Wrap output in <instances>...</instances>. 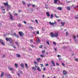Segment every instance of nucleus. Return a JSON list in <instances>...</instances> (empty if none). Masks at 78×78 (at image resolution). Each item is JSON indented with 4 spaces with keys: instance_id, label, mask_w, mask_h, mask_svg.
Segmentation results:
<instances>
[{
    "instance_id": "nucleus-34",
    "label": "nucleus",
    "mask_w": 78,
    "mask_h": 78,
    "mask_svg": "<svg viewBox=\"0 0 78 78\" xmlns=\"http://www.w3.org/2000/svg\"><path fill=\"white\" fill-rule=\"evenodd\" d=\"M39 48H42V45H40L39 46Z\"/></svg>"
},
{
    "instance_id": "nucleus-18",
    "label": "nucleus",
    "mask_w": 78,
    "mask_h": 78,
    "mask_svg": "<svg viewBox=\"0 0 78 78\" xmlns=\"http://www.w3.org/2000/svg\"><path fill=\"white\" fill-rule=\"evenodd\" d=\"M37 70L38 71H39V72H41V69H40V68H39V67H38L37 68Z\"/></svg>"
},
{
    "instance_id": "nucleus-9",
    "label": "nucleus",
    "mask_w": 78,
    "mask_h": 78,
    "mask_svg": "<svg viewBox=\"0 0 78 78\" xmlns=\"http://www.w3.org/2000/svg\"><path fill=\"white\" fill-rule=\"evenodd\" d=\"M21 68H23V69H24L25 68V66H24V64L23 63H21L20 66Z\"/></svg>"
},
{
    "instance_id": "nucleus-2",
    "label": "nucleus",
    "mask_w": 78,
    "mask_h": 78,
    "mask_svg": "<svg viewBox=\"0 0 78 78\" xmlns=\"http://www.w3.org/2000/svg\"><path fill=\"white\" fill-rule=\"evenodd\" d=\"M49 23L51 25H54L55 24V25H56V22L55 21L54 23H51V21L49 22Z\"/></svg>"
},
{
    "instance_id": "nucleus-54",
    "label": "nucleus",
    "mask_w": 78,
    "mask_h": 78,
    "mask_svg": "<svg viewBox=\"0 0 78 78\" xmlns=\"http://www.w3.org/2000/svg\"><path fill=\"white\" fill-rule=\"evenodd\" d=\"M33 7H36V5H32Z\"/></svg>"
},
{
    "instance_id": "nucleus-45",
    "label": "nucleus",
    "mask_w": 78,
    "mask_h": 78,
    "mask_svg": "<svg viewBox=\"0 0 78 78\" xmlns=\"http://www.w3.org/2000/svg\"><path fill=\"white\" fill-rule=\"evenodd\" d=\"M66 36H68V35H69V33H68V32H66Z\"/></svg>"
},
{
    "instance_id": "nucleus-47",
    "label": "nucleus",
    "mask_w": 78,
    "mask_h": 78,
    "mask_svg": "<svg viewBox=\"0 0 78 78\" xmlns=\"http://www.w3.org/2000/svg\"><path fill=\"white\" fill-rule=\"evenodd\" d=\"M75 61H76L77 62H78V58L75 59Z\"/></svg>"
},
{
    "instance_id": "nucleus-25",
    "label": "nucleus",
    "mask_w": 78,
    "mask_h": 78,
    "mask_svg": "<svg viewBox=\"0 0 78 78\" xmlns=\"http://www.w3.org/2000/svg\"><path fill=\"white\" fill-rule=\"evenodd\" d=\"M54 15H53V14H51L50 16L51 18L52 19H53V17H54Z\"/></svg>"
},
{
    "instance_id": "nucleus-15",
    "label": "nucleus",
    "mask_w": 78,
    "mask_h": 78,
    "mask_svg": "<svg viewBox=\"0 0 78 78\" xmlns=\"http://www.w3.org/2000/svg\"><path fill=\"white\" fill-rule=\"evenodd\" d=\"M1 9H2V11H5L6 10V9H4V7L3 6H2L1 7Z\"/></svg>"
},
{
    "instance_id": "nucleus-39",
    "label": "nucleus",
    "mask_w": 78,
    "mask_h": 78,
    "mask_svg": "<svg viewBox=\"0 0 78 78\" xmlns=\"http://www.w3.org/2000/svg\"><path fill=\"white\" fill-rule=\"evenodd\" d=\"M42 53H45V51L44 50H43L42 51Z\"/></svg>"
},
{
    "instance_id": "nucleus-37",
    "label": "nucleus",
    "mask_w": 78,
    "mask_h": 78,
    "mask_svg": "<svg viewBox=\"0 0 78 78\" xmlns=\"http://www.w3.org/2000/svg\"><path fill=\"white\" fill-rule=\"evenodd\" d=\"M3 42V40L2 39H0V42H1V43H2V42Z\"/></svg>"
},
{
    "instance_id": "nucleus-11",
    "label": "nucleus",
    "mask_w": 78,
    "mask_h": 78,
    "mask_svg": "<svg viewBox=\"0 0 78 78\" xmlns=\"http://www.w3.org/2000/svg\"><path fill=\"white\" fill-rule=\"evenodd\" d=\"M40 41V39H39V38L38 37H37V42H40V41Z\"/></svg>"
},
{
    "instance_id": "nucleus-50",
    "label": "nucleus",
    "mask_w": 78,
    "mask_h": 78,
    "mask_svg": "<svg viewBox=\"0 0 78 78\" xmlns=\"http://www.w3.org/2000/svg\"><path fill=\"white\" fill-rule=\"evenodd\" d=\"M61 55H57V57H58V58H59V57H61Z\"/></svg>"
},
{
    "instance_id": "nucleus-58",
    "label": "nucleus",
    "mask_w": 78,
    "mask_h": 78,
    "mask_svg": "<svg viewBox=\"0 0 78 78\" xmlns=\"http://www.w3.org/2000/svg\"><path fill=\"white\" fill-rule=\"evenodd\" d=\"M62 66H65V65L64 64V63H62Z\"/></svg>"
},
{
    "instance_id": "nucleus-56",
    "label": "nucleus",
    "mask_w": 78,
    "mask_h": 78,
    "mask_svg": "<svg viewBox=\"0 0 78 78\" xmlns=\"http://www.w3.org/2000/svg\"><path fill=\"white\" fill-rule=\"evenodd\" d=\"M30 42L31 43H32V42H33V40H30Z\"/></svg>"
},
{
    "instance_id": "nucleus-5",
    "label": "nucleus",
    "mask_w": 78,
    "mask_h": 78,
    "mask_svg": "<svg viewBox=\"0 0 78 78\" xmlns=\"http://www.w3.org/2000/svg\"><path fill=\"white\" fill-rule=\"evenodd\" d=\"M8 14H9L10 16V19L12 20L13 19V16H12V14H11V13L10 12H9Z\"/></svg>"
},
{
    "instance_id": "nucleus-12",
    "label": "nucleus",
    "mask_w": 78,
    "mask_h": 78,
    "mask_svg": "<svg viewBox=\"0 0 78 78\" xmlns=\"http://www.w3.org/2000/svg\"><path fill=\"white\" fill-rule=\"evenodd\" d=\"M34 64L35 67L36 68L37 67V66H36V65H37V62H36V61H34Z\"/></svg>"
},
{
    "instance_id": "nucleus-60",
    "label": "nucleus",
    "mask_w": 78,
    "mask_h": 78,
    "mask_svg": "<svg viewBox=\"0 0 78 78\" xmlns=\"http://www.w3.org/2000/svg\"><path fill=\"white\" fill-rule=\"evenodd\" d=\"M42 29L43 31H45V30H44V27L42 28Z\"/></svg>"
},
{
    "instance_id": "nucleus-42",
    "label": "nucleus",
    "mask_w": 78,
    "mask_h": 78,
    "mask_svg": "<svg viewBox=\"0 0 78 78\" xmlns=\"http://www.w3.org/2000/svg\"><path fill=\"white\" fill-rule=\"evenodd\" d=\"M55 16L56 17V18H59V16H56V14H55Z\"/></svg>"
},
{
    "instance_id": "nucleus-10",
    "label": "nucleus",
    "mask_w": 78,
    "mask_h": 78,
    "mask_svg": "<svg viewBox=\"0 0 78 78\" xmlns=\"http://www.w3.org/2000/svg\"><path fill=\"white\" fill-rule=\"evenodd\" d=\"M32 70L34 71H35V70H36V69L34 67V66H32Z\"/></svg>"
},
{
    "instance_id": "nucleus-23",
    "label": "nucleus",
    "mask_w": 78,
    "mask_h": 78,
    "mask_svg": "<svg viewBox=\"0 0 78 78\" xmlns=\"http://www.w3.org/2000/svg\"><path fill=\"white\" fill-rule=\"evenodd\" d=\"M15 66L16 67H19V65H18V64L15 63Z\"/></svg>"
},
{
    "instance_id": "nucleus-43",
    "label": "nucleus",
    "mask_w": 78,
    "mask_h": 78,
    "mask_svg": "<svg viewBox=\"0 0 78 78\" xmlns=\"http://www.w3.org/2000/svg\"><path fill=\"white\" fill-rule=\"evenodd\" d=\"M19 72L20 73H21V74H23V73L22 72V71L20 70L19 71Z\"/></svg>"
},
{
    "instance_id": "nucleus-46",
    "label": "nucleus",
    "mask_w": 78,
    "mask_h": 78,
    "mask_svg": "<svg viewBox=\"0 0 78 78\" xmlns=\"http://www.w3.org/2000/svg\"><path fill=\"white\" fill-rule=\"evenodd\" d=\"M37 34H39V31H37Z\"/></svg>"
},
{
    "instance_id": "nucleus-48",
    "label": "nucleus",
    "mask_w": 78,
    "mask_h": 78,
    "mask_svg": "<svg viewBox=\"0 0 78 78\" xmlns=\"http://www.w3.org/2000/svg\"><path fill=\"white\" fill-rule=\"evenodd\" d=\"M30 47H31L32 48H34V46L33 45H32L30 46Z\"/></svg>"
},
{
    "instance_id": "nucleus-44",
    "label": "nucleus",
    "mask_w": 78,
    "mask_h": 78,
    "mask_svg": "<svg viewBox=\"0 0 78 78\" xmlns=\"http://www.w3.org/2000/svg\"><path fill=\"white\" fill-rule=\"evenodd\" d=\"M1 44L2 45H5V43L3 42L2 43H1Z\"/></svg>"
},
{
    "instance_id": "nucleus-53",
    "label": "nucleus",
    "mask_w": 78,
    "mask_h": 78,
    "mask_svg": "<svg viewBox=\"0 0 78 78\" xmlns=\"http://www.w3.org/2000/svg\"><path fill=\"white\" fill-rule=\"evenodd\" d=\"M29 51H32V49L31 48H29Z\"/></svg>"
},
{
    "instance_id": "nucleus-38",
    "label": "nucleus",
    "mask_w": 78,
    "mask_h": 78,
    "mask_svg": "<svg viewBox=\"0 0 78 78\" xmlns=\"http://www.w3.org/2000/svg\"><path fill=\"white\" fill-rule=\"evenodd\" d=\"M35 22L37 23V24H38V21H37V20H35Z\"/></svg>"
},
{
    "instance_id": "nucleus-7",
    "label": "nucleus",
    "mask_w": 78,
    "mask_h": 78,
    "mask_svg": "<svg viewBox=\"0 0 78 78\" xmlns=\"http://www.w3.org/2000/svg\"><path fill=\"white\" fill-rule=\"evenodd\" d=\"M67 73V72H66V71L65 70H64L63 71V74L64 75H66Z\"/></svg>"
},
{
    "instance_id": "nucleus-16",
    "label": "nucleus",
    "mask_w": 78,
    "mask_h": 78,
    "mask_svg": "<svg viewBox=\"0 0 78 78\" xmlns=\"http://www.w3.org/2000/svg\"><path fill=\"white\" fill-rule=\"evenodd\" d=\"M46 15H47L48 17H50V13H49V12H46Z\"/></svg>"
},
{
    "instance_id": "nucleus-21",
    "label": "nucleus",
    "mask_w": 78,
    "mask_h": 78,
    "mask_svg": "<svg viewBox=\"0 0 78 78\" xmlns=\"http://www.w3.org/2000/svg\"><path fill=\"white\" fill-rule=\"evenodd\" d=\"M4 76V73H3V72H2L1 75V77H3V76Z\"/></svg>"
},
{
    "instance_id": "nucleus-1",
    "label": "nucleus",
    "mask_w": 78,
    "mask_h": 78,
    "mask_svg": "<svg viewBox=\"0 0 78 78\" xmlns=\"http://www.w3.org/2000/svg\"><path fill=\"white\" fill-rule=\"evenodd\" d=\"M5 40L7 42H8V41H9V42L12 44V45H11V46H12V45H13L14 44L13 43V41H12V38L10 37L9 38L8 37H6L5 38Z\"/></svg>"
},
{
    "instance_id": "nucleus-36",
    "label": "nucleus",
    "mask_w": 78,
    "mask_h": 78,
    "mask_svg": "<svg viewBox=\"0 0 78 78\" xmlns=\"http://www.w3.org/2000/svg\"><path fill=\"white\" fill-rule=\"evenodd\" d=\"M7 6L8 8H11V6L9 5H8Z\"/></svg>"
},
{
    "instance_id": "nucleus-49",
    "label": "nucleus",
    "mask_w": 78,
    "mask_h": 78,
    "mask_svg": "<svg viewBox=\"0 0 78 78\" xmlns=\"http://www.w3.org/2000/svg\"><path fill=\"white\" fill-rule=\"evenodd\" d=\"M56 65L57 66H59V63H56Z\"/></svg>"
},
{
    "instance_id": "nucleus-19",
    "label": "nucleus",
    "mask_w": 78,
    "mask_h": 78,
    "mask_svg": "<svg viewBox=\"0 0 78 78\" xmlns=\"http://www.w3.org/2000/svg\"><path fill=\"white\" fill-rule=\"evenodd\" d=\"M4 5H5V6H7L8 5V2L7 3H4Z\"/></svg>"
},
{
    "instance_id": "nucleus-52",
    "label": "nucleus",
    "mask_w": 78,
    "mask_h": 78,
    "mask_svg": "<svg viewBox=\"0 0 78 78\" xmlns=\"http://www.w3.org/2000/svg\"><path fill=\"white\" fill-rule=\"evenodd\" d=\"M15 43L17 44V45H18V46L19 45V44H18V43L17 42H15Z\"/></svg>"
},
{
    "instance_id": "nucleus-61",
    "label": "nucleus",
    "mask_w": 78,
    "mask_h": 78,
    "mask_svg": "<svg viewBox=\"0 0 78 78\" xmlns=\"http://www.w3.org/2000/svg\"><path fill=\"white\" fill-rule=\"evenodd\" d=\"M13 48H16V46H15V45H14L13 46Z\"/></svg>"
},
{
    "instance_id": "nucleus-26",
    "label": "nucleus",
    "mask_w": 78,
    "mask_h": 78,
    "mask_svg": "<svg viewBox=\"0 0 78 78\" xmlns=\"http://www.w3.org/2000/svg\"><path fill=\"white\" fill-rule=\"evenodd\" d=\"M67 10H69V11L70 10V8L69 7H67Z\"/></svg>"
},
{
    "instance_id": "nucleus-17",
    "label": "nucleus",
    "mask_w": 78,
    "mask_h": 78,
    "mask_svg": "<svg viewBox=\"0 0 78 78\" xmlns=\"http://www.w3.org/2000/svg\"><path fill=\"white\" fill-rule=\"evenodd\" d=\"M65 23H66L65 22H61V24L62 27H64V24H65Z\"/></svg>"
},
{
    "instance_id": "nucleus-35",
    "label": "nucleus",
    "mask_w": 78,
    "mask_h": 78,
    "mask_svg": "<svg viewBox=\"0 0 78 78\" xmlns=\"http://www.w3.org/2000/svg\"><path fill=\"white\" fill-rule=\"evenodd\" d=\"M57 1H58V0H54V3H57Z\"/></svg>"
},
{
    "instance_id": "nucleus-32",
    "label": "nucleus",
    "mask_w": 78,
    "mask_h": 78,
    "mask_svg": "<svg viewBox=\"0 0 78 78\" xmlns=\"http://www.w3.org/2000/svg\"><path fill=\"white\" fill-rule=\"evenodd\" d=\"M22 2L23 5H26V3H25V2H24V1H23Z\"/></svg>"
},
{
    "instance_id": "nucleus-24",
    "label": "nucleus",
    "mask_w": 78,
    "mask_h": 78,
    "mask_svg": "<svg viewBox=\"0 0 78 78\" xmlns=\"http://www.w3.org/2000/svg\"><path fill=\"white\" fill-rule=\"evenodd\" d=\"M9 69L10 70H13V71H14V69L13 68H10Z\"/></svg>"
},
{
    "instance_id": "nucleus-51",
    "label": "nucleus",
    "mask_w": 78,
    "mask_h": 78,
    "mask_svg": "<svg viewBox=\"0 0 78 78\" xmlns=\"http://www.w3.org/2000/svg\"><path fill=\"white\" fill-rule=\"evenodd\" d=\"M23 22L24 23H25V24H27V22L25 21H23Z\"/></svg>"
},
{
    "instance_id": "nucleus-63",
    "label": "nucleus",
    "mask_w": 78,
    "mask_h": 78,
    "mask_svg": "<svg viewBox=\"0 0 78 78\" xmlns=\"http://www.w3.org/2000/svg\"><path fill=\"white\" fill-rule=\"evenodd\" d=\"M45 66H48V64H45Z\"/></svg>"
},
{
    "instance_id": "nucleus-62",
    "label": "nucleus",
    "mask_w": 78,
    "mask_h": 78,
    "mask_svg": "<svg viewBox=\"0 0 78 78\" xmlns=\"http://www.w3.org/2000/svg\"><path fill=\"white\" fill-rule=\"evenodd\" d=\"M42 77L43 78H45V75H42Z\"/></svg>"
},
{
    "instance_id": "nucleus-22",
    "label": "nucleus",
    "mask_w": 78,
    "mask_h": 78,
    "mask_svg": "<svg viewBox=\"0 0 78 78\" xmlns=\"http://www.w3.org/2000/svg\"><path fill=\"white\" fill-rule=\"evenodd\" d=\"M57 9L58 10H60V11H61V10H62V8L60 7H58Z\"/></svg>"
},
{
    "instance_id": "nucleus-28",
    "label": "nucleus",
    "mask_w": 78,
    "mask_h": 78,
    "mask_svg": "<svg viewBox=\"0 0 78 78\" xmlns=\"http://www.w3.org/2000/svg\"><path fill=\"white\" fill-rule=\"evenodd\" d=\"M41 60V58H37V61H39Z\"/></svg>"
},
{
    "instance_id": "nucleus-13",
    "label": "nucleus",
    "mask_w": 78,
    "mask_h": 78,
    "mask_svg": "<svg viewBox=\"0 0 78 78\" xmlns=\"http://www.w3.org/2000/svg\"><path fill=\"white\" fill-rule=\"evenodd\" d=\"M14 36H16V37H17V38H19V35H17L16 33H14Z\"/></svg>"
},
{
    "instance_id": "nucleus-33",
    "label": "nucleus",
    "mask_w": 78,
    "mask_h": 78,
    "mask_svg": "<svg viewBox=\"0 0 78 78\" xmlns=\"http://www.w3.org/2000/svg\"><path fill=\"white\" fill-rule=\"evenodd\" d=\"M75 19H78V15H77V16H75Z\"/></svg>"
},
{
    "instance_id": "nucleus-31",
    "label": "nucleus",
    "mask_w": 78,
    "mask_h": 78,
    "mask_svg": "<svg viewBox=\"0 0 78 78\" xmlns=\"http://www.w3.org/2000/svg\"><path fill=\"white\" fill-rule=\"evenodd\" d=\"M22 27V25H21V24L19 23L18 24V27Z\"/></svg>"
},
{
    "instance_id": "nucleus-55",
    "label": "nucleus",
    "mask_w": 78,
    "mask_h": 78,
    "mask_svg": "<svg viewBox=\"0 0 78 78\" xmlns=\"http://www.w3.org/2000/svg\"><path fill=\"white\" fill-rule=\"evenodd\" d=\"M53 44L55 45H56V43H55V42H53Z\"/></svg>"
},
{
    "instance_id": "nucleus-20",
    "label": "nucleus",
    "mask_w": 78,
    "mask_h": 78,
    "mask_svg": "<svg viewBox=\"0 0 78 78\" xmlns=\"http://www.w3.org/2000/svg\"><path fill=\"white\" fill-rule=\"evenodd\" d=\"M7 78H12L11 77V75L10 74L8 75V76H7Z\"/></svg>"
},
{
    "instance_id": "nucleus-6",
    "label": "nucleus",
    "mask_w": 78,
    "mask_h": 78,
    "mask_svg": "<svg viewBox=\"0 0 78 78\" xmlns=\"http://www.w3.org/2000/svg\"><path fill=\"white\" fill-rule=\"evenodd\" d=\"M51 35V37H55V35L52 32H51L50 34Z\"/></svg>"
},
{
    "instance_id": "nucleus-29",
    "label": "nucleus",
    "mask_w": 78,
    "mask_h": 78,
    "mask_svg": "<svg viewBox=\"0 0 78 78\" xmlns=\"http://www.w3.org/2000/svg\"><path fill=\"white\" fill-rule=\"evenodd\" d=\"M40 56L41 58H44V57H45V56L43 55H41Z\"/></svg>"
},
{
    "instance_id": "nucleus-57",
    "label": "nucleus",
    "mask_w": 78,
    "mask_h": 78,
    "mask_svg": "<svg viewBox=\"0 0 78 78\" xmlns=\"http://www.w3.org/2000/svg\"><path fill=\"white\" fill-rule=\"evenodd\" d=\"M41 67H43L44 66V65H43V64H41Z\"/></svg>"
},
{
    "instance_id": "nucleus-14",
    "label": "nucleus",
    "mask_w": 78,
    "mask_h": 78,
    "mask_svg": "<svg viewBox=\"0 0 78 78\" xmlns=\"http://www.w3.org/2000/svg\"><path fill=\"white\" fill-rule=\"evenodd\" d=\"M51 63H52V65H53V66H55V63L53 61H52L51 62Z\"/></svg>"
},
{
    "instance_id": "nucleus-3",
    "label": "nucleus",
    "mask_w": 78,
    "mask_h": 78,
    "mask_svg": "<svg viewBox=\"0 0 78 78\" xmlns=\"http://www.w3.org/2000/svg\"><path fill=\"white\" fill-rule=\"evenodd\" d=\"M73 39H74L75 42H78V40H76V36H75L74 35H73Z\"/></svg>"
},
{
    "instance_id": "nucleus-40",
    "label": "nucleus",
    "mask_w": 78,
    "mask_h": 78,
    "mask_svg": "<svg viewBox=\"0 0 78 78\" xmlns=\"http://www.w3.org/2000/svg\"><path fill=\"white\" fill-rule=\"evenodd\" d=\"M31 4H28L27 5V6H28V7H29V6H31Z\"/></svg>"
},
{
    "instance_id": "nucleus-27",
    "label": "nucleus",
    "mask_w": 78,
    "mask_h": 78,
    "mask_svg": "<svg viewBox=\"0 0 78 78\" xmlns=\"http://www.w3.org/2000/svg\"><path fill=\"white\" fill-rule=\"evenodd\" d=\"M17 57L18 58H20V55L19 54H16Z\"/></svg>"
},
{
    "instance_id": "nucleus-59",
    "label": "nucleus",
    "mask_w": 78,
    "mask_h": 78,
    "mask_svg": "<svg viewBox=\"0 0 78 78\" xmlns=\"http://www.w3.org/2000/svg\"><path fill=\"white\" fill-rule=\"evenodd\" d=\"M60 20H61V19H59V20H57L58 22H60Z\"/></svg>"
},
{
    "instance_id": "nucleus-41",
    "label": "nucleus",
    "mask_w": 78,
    "mask_h": 78,
    "mask_svg": "<svg viewBox=\"0 0 78 78\" xmlns=\"http://www.w3.org/2000/svg\"><path fill=\"white\" fill-rule=\"evenodd\" d=\"M46 43H47V44H48V45H50V43H49V42H48V41H47V42H46Z\"/></svg>"
},
{
    "instance_id": "nucleus-8",
    "label": "nucleus",
    "mask_w": 78,
    "mask_h": 78,
    "mask_svg": "<svg viewBox=\"0 0 78 78\" xmlns=\"http://www.w3.org/2000/svg\"><path fill=\"white\" fill-rule=\"evenodd\" d=\"M54 36L56 37H58V32H55L54 34Z\"/></svg>"
},
{
    "instance_id": "nucleus-4",
    "label": "nucleus",
    "mask_w": 78,
    "mask_h": 78,
    "mask_svg": "<svg viewBox=\"0 0 78 78\" xmlns=\"http://www.w3.org/2000/svg\"><path fill=\"white\" fill-rule=\"evenodd\" d=\"M18 33L20 36L21 37L23 36H24V34L22 31L19 32Z\"/></svg>"
},
{
    "instance_id": "nucleus-30",
    "label": "nucleus",
    "mask_w": 78,
    "mask_h": 78,
    "mask_svg": "<svg viewBox=\"0 0 78 78\" xmlns=\"http://www.w3.org/2000/svg\"><path fill=\"white\" fill-rule=\"evenodd\" d=\"M25 66H26V67L27 68H28V65L27 64L25 63Z\"/></svg>"
},
{
    "instance_id": "nucleus-64",
    "label": "nucleus",
    "mask_w": 78,
    "mask_h": 78,
    "mask_svg": "<svg viewBox=\"0 0 78 78\" xmlns=\"http://www.w3.org/2000/svg\"><path fill=\"white\" fill-rule=\"evenodd\" d=\"M45 69H45V68H44V69H43V70L44 71H45Z\"/></svg>"
}]
</instances>
